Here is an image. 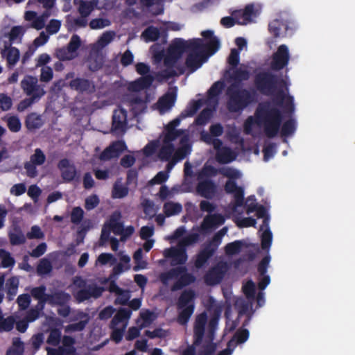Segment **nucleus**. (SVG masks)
I'll return each instance as SVG.
<instances>
[{
  "mask_svg": "<svg viewBox=\"0 0 355 355\" xmlns=\"http://www.w3.org/2000/svg\"><path fill=\"white\" fill-rule=\"evenodd\" d=\"M227 96V107L230 112H240L255 101V92L233 83L226 90Z\"/></svg>",
  "mask_w": 355,
  "mask_h": 355,
  "instance_id": "2",
  "label": "nucleus"
},
{
  "mask_svg": "<svg viewBox=\"0 0 355 355\" xmlns=\"http://www.w3.org/2000/svg\"><path fill=\"white\" fill-rule=\"evenodd\" d=\"M110 21L107 19L96 18L89 22V26L92 29H100L110 26Z\"/></svg>",
  "mask_w": 355,
  "mask_h": 355,
  "instance_id": "62",
  "label": "nucleus"
},
{
  "mask_svg": "<svg viewBox=\"0 0 355 355\" xmlns=\"http://www.w3.org/2000/svg\"><path fill=\"white\" fill-rule=\"evenodd\" d=\"M220 174L230 178L224 186L225 191L228 194H233L234 202L233 209L240 207L244 203V189L242 187L238 186L234 179L240 177L239 172L230 167H223L220 168Z\"/></svg>",
  "mask_w": 355,
  "mask_h": 355,
  "instance_id": "4",
  "label": "nucleus"
},
{
  "mask_svg": "<svg viewBox=\"0 0 355 355\" xmlns=\"http://www.w3.org/2000/svg\"><path fill=\"white\" fill-rule=\"evenodd\" d=\"M21 87L27 96L37 100L40 99L46 93L44 88L37 85V78L31 76L21 80Z\"/></svg>",
  "mask_w": 355,
  "mask_h": 355,
  "instance_id": "8",
  "label": "nucleus"
},
{
  "mask_svg": "<svg viewBox=\"0 0 355 355\" xmlns=\"http://www.w3.org/2000/svg\"><path fill=\"white\" fill-rule=\"evenodd\" d=\"M225 84L221 81L215 82L207 92V103H213L214 106L218 104V96L224 89Z\"/></svg>",
  "mask_w": 355,
  "mask_h": 355,
  "instance_id": "27",
  "label": "nucleus"
},
{
  "mask_svg": "<svg viewBox=\"0 0 355 355\" xmlns=\"http://www.w3.org/2000/svg\"><path fill=\"white\" fill-rule=\"evenodd\" d=\"M163 210L164 214L170 217L180 214L182 210V206L178 202H167L164 203Z\"/></svg>",
  "mask_w": 355,
  "mask_h": 355,
  "instance_id": "38",
  "label": "nucleus"
},
{
  "mask_svg": "<svg viewBox=\"0 0 355 355\" xmlns=\"http://www.w3.org/2000/svg\"><path fill=\"white\" fill-rule=\"evenodd\" d=\"M52 270V265L50 261L46 258L40 259L37 266V272L40 275L49 274Z\"/></svg>",
  "mask_w": 355,
  "mask_h": 355,
  "instance_id": "48",
  "label": "nucleus"
},
{
  "mask_svg": "<svg viewBox=\"0 0 355 355\" xmlns=\"http://www.w3.org/2000/svg\"><path fill=\"white\" fill-rule=\"evenodd\" d=\"M290 21L283 18L275 19L268 24V31L274 36L278 37L286 35L290 28Z\"/></svg>",
  "mask_w": 355,
  "mask_h": 355,
  "instance_id": "23",
  "label": "nucleus"
},
{
  "mask_svg": "<svg viewBox=\"0 0 355 355\" xmlns=\"http://www.w3.org/2000/svg\"><path fill=\"white\" fill-rule=\"evenodd\" d=\"M24 352V343L19 338H15L12 341V346L7 350L6 355H23Z\"/></svg>",
  "mask_w": 355,
  "mask_h": 355,
  "instance_id": "40",
  "label": "nucleus"
},
{
  "mask_svg": "<svg viewBox=\"0 0 355 355\" xmlns=\"http://www.w3.org/2000/svg\"><path fill=\"white\" fill-rule=\"evenodd\" d=\"M46 297H48L49 300V304L52 306H64L69 301L71 298V296L69 293L62 291H55L51 294L46 293Z\"/></svg>",
  "mask_w": 355,
  "mask_h": 355,
  "instance_id": "28",
  "label": "nucleus"
},
{
  "mask_svg": "<svg viewBox=\"0 0 355 355\" xmlns=\"http://www.w3.org/2000/svg\"><path fill=\"white\" fill-rule=\"evenodd\" d=\"M19 282L15 278L12 277L7 282V295L10 300H12L17 293Z\"/></svg>",
  "mask_w": 355,
  "mask_h": 355,
  "instance_id": "52",
  "label": "nucleus"
},
{
  "mask_svg": "<svg viewBox=\"0 0 355 355\" xmlns=\"http://www.w3.org/2000/svg\"><path fill=\"white\" fill-rule=\"evenodd\" d=\"M14 324L15 319L12 316L6 318H3L2 316L0 324V332L11 331L14 327Z\"/></svg>",
  "mask_w": 355,
  "mask_h": 355,
  "instance_id": "61",
  "label": "nucleus"
},
{
  "mask_svg": "<svg viewBox=\"0 0 355 355\" xmlns=\"http://www.w3.org/2000/svg\"><path fill=\"white\" fill-rule=\"evenodd\" d=\"M178 96V87H172L157 101V106L160 114H164L171 110L175 105Z\"/></svg>",
  "mask_w": 355,
  "mask_h": 355,
  "instance_id": "12",
  "label": "nucleus"
},
{
  "mask_svg": "<svg viewBox=\"0 0 355 355\" xmlns=\"http://www.w3.org/2000/svg\"><path fill=\"white\" fill-rule=\"evenodd\" d=\"M104 291L103 287L94 283L88 284L86 288L78 291L74 296L78 302H83L91 297L94 299L100 297Z\"/></svg>",
  "mask_w": 355,
  "mask_h": 355,
  "instance_id": "15",
  "label": "nucleus"
},
{
  "mask_svg": "<svg viewBox=\"0 0 355 355\" xmlns=\"http://www.w3.org/2000/svg\"><path fill=\"white\" fill-rule=\"evenodd\" d=\"M0 259L3 268L12 267L15 264V259L11 257L10 253L3 249H0Z\"/></svg>",
  "mask_w": 355,
  "mask_h": 355,
  "instance_id": "51",
  "label": "nucleus"
},
{
  "mask_svg": "<svg viewBox=\"0 0 355 355\" xmlns=\"http://www.w3.org/2000/svg\"><path fill=\"white\" fill-rule=\"evenodd\" d=\"M103 59L98 55L90 56L87 60L88 69L92 71H96L103 67Z\"/></svg>",
  "mask_w": 355,
  "mask_h": 355,
  "instance_id": "46",
  "label": "nucleus"
},
{
  "mask_svg": "<svg viewBox=\"0 0 355 355\" xmlns=\"http://www.w3.org/2000/svg\"><path fill=\"white\" fill-rule=\"evenodd\" d=\"M112 331L111 333V338L116 343H119L123 338L125 330L126 329V324H124L121 328H118L117 326H114L113 328H110Z\"/></svg>",
  "mask_w": 355,
  "mask_h": 355,
  "instance_id": "57",
  "label": "nucleus"
},
{
  "mask_svg": "<svg viewBox=\"0 0 355 355\" xmlns=\"http://www.w3.org/2000/svg\"><path fill=\"white\" fill-rule=\"evenodd\" d=\"M193 42V39L185 41L182 38H175L169 45L167 52L180 58L185 51H194V48L191 45Z\"/></svg>",
  "mask_w": 355,
  "mask_h": 355,
  "instance_id": "17",
  "label": "nucleus"
},
{
  "mask_svg": "<svg viewBox=\"0 0 355 355\" xmlns=\"http://www.w3.org/2000/svg\"><path fill=\"white\" fill-rule=\"evenodd\" d=\"M180 144V146L173 153L172 157L173 164H176L177 162L182 160L191 152V145L189 144V138L188 135H185L181 137Z\"/></svg>",
  "mask_w": 355,
  "mask_h": 355,
  "instance_id": "25",
  "label": "nucleus"
},
{
  "mask_svg": "<svg viewBox=\"0 0 355 355\" xmlns=\"http://www.w3.org/2000/svg\"><path fill=\"white\" fill-rule=\"evenodd\" d=\"M217 250L218 248L213 245V244L208 241L205 242L202 248L196 256L194 261L195 267L198 269L203 268L207 263L208 261L214 255Z\"/></svg>",
  "mask_w": 355,
  "mask_h": 355,
  "instance_id": "13",
  "label": "nucleus"
},
{
  "mask_svg": "<svg viewBox=\"0 0 355 355\" xmlns=\"http://www.w3.org/2000/svg\"><path fill=\"white\" fill-rule=\"evenodd\" d=\"M290 60L288 48L286 44H281L273 53L270 67L274 71H280L285 68Z\"/></svg>",
  "mask_w": 355,
  "mask_h": 355,
  "instance_id": "11",
  "label": "nucleus"
},
{
  "mask_svg": "<svg viewBox=\"0 0 355 355\" xmlns=\"http://www.w3.org/2000/svg\"><path fill=\"white\" fill-rule=\"evenodd\" d=\"M84 217V211L80 207L73 208L71 213V222L78 225L80 223Z\"/></svg>",
  "mask_w": 355,
  "mask_h": 355,
  "instance_id": "58",
  "label": "nucleus"
},
{
  "mask_svg": "<svg viewBox=\"0 0 355 355\" xmlns=\"http://www.w3.org/2000/svg\"><path fill=\"white\" fill-rule=\"evenodd\" d=\"M196 192L201 197L206 199H212L217 193V185L211 179L198 180Z\"/></svg>",
  "mask_w": 355,
  "mask_h": 355,
  "instance_id": "19",
  "label": "nucleus"
},
{
  "mask_svg": "<svg viewBox=\"0 0 355 355\" xmlns=\"http://www.w3.org/2000/svg\"><path fill=\"white\" fill-rule=\"evenodd\" d=\"M46 162V155L40 148H36L34 153L31 155L30 161L24 163V167L26 175L31 178H35L38 173L37 166H41Z\"/></svg>",
  "mask_w": 355,
  "mask_h": 355,
  "instance_id": "10",
  "label": "nucleus"
},
{
  "mask_svg": "<svg viewBox=\"0 0 355 355\" xmlns=\"http://www.w3.org/2000/svg\"><path fill=\"white\" fill-rule=\"evenodd\" d=\"M46 288L44 285L34 287L31 290V296L38 301L37 305L33 309L37 310L40 315L43 312L45 304L46 303L49 304V300L48 297H46Z\"/></svg>",
  "mask_w": 355,
  "mask_h": 355,
  "instance_id": "22",
  "label": "nucleus"
},
{
  "mask_svg": "<svg viewBox=\"0 0 355 355\" xmlns=\"http://www.w3.org/2000/svg\"><path fill=\"white\" fill-rule=\"evenodd\" d=\"M175 151V146L172 143H165L160 148L158 157L162 161H169L173 157Z\"/></svg>",
  "mask_w": 355,
  "mask_h": 355,
  "instance_id": "32",
  "label": "nucleus"
},
{
  "mask_svg": "<svg viewBox=\"0 0 355 355\" xmlns=\"http://www.w3.org/2000/svg\"><path fill=\"white\" fill-rule=\"evenodd\" d=\"M159 278L160 282L166 286L168 284L170 279H178L171 288L173 292L181 290L184 287L194 283L196 281L195 276L191 273H189L185 266H178L166 272H162Z\"/></svg>",
  "mask_w": 355,
  "mask_h": 355,
  "instance_id": "3",
  "label": "nucleus"
},
{
  "mask_svg": "<svg viewBox=\"0 0 355 355\" xmlns=\"http://www.w3.org/2000/svg\"><path fill=\"white\" fill-rule=\"evenodd\" d=\"M131 314L132 311L130 309L120 308L112 319L110 328H113L114 326H117L119 323L124 321H125V324H127V321L130 319Z\"/></svg>",
  "mask_w": 355,
  "mask_h": 355,
  "instance_id": "30",
  "label": "nucleus"
},
{
  "mask_svg": "<svg viewBox=\"0 0 355 355\" xmlns=\"http://www.w3.org/2000/svg\"><path fill=\"white\" fill-rule=\"evenodd\" d=\"M55 55L60 60L62 61L70 60L75 57V55L71 52V51L67 47H62L57 49Z\"/></svg>",
  "mask_w": 355,
  "mask_h": 355,
  "instance_id": "56",
  "label": "nucleus"
},
{
  "mask_svg": "<svg viewBox=\"0 0 355 355\" xmlns=\"http://www.w3.org/2000/svg\"><path fill=\"white\" fill-rule=\"evenodd\" d=\"M7 126L10 131L12 132H17L21 130V123L17 116H10L6 119Z\"/></svg>",
  "mask_w": 355,
  "mask_h": 355,
  "instance_id": "50",
  "label": "nucleus"
},
{
  "mask_svg": "<svg viewBox=\"0 0 355 355\" xmlns=\"http://www.w3.org/2000/svg\"><path fill=\"white\" fill-rule=\"evenodd\" d=\"M166 132L165 134L163 141L165 143H172L178 137L183 135V130H173V129H166Z\"/></svg>",
  "mask_w": 355,
  "mask_h": 355,
  "instance_id": "55",
  "label": "nucleus"
},
{
  "mask_svg": "<svg viewBox=\"0 0 355 355\" xmlns=\"http://www.w3.org/2000/svg\"><path fill=\"white\" fill-rule=\"evenodd\" d=\"M231 15L236 18L237 24L246 25L257 17L259 11L255 9L253 3H250L246 5L243 10H234Z\"/></svg>",
  "mask_w": 355,
  "mask_h": 355,
  "instance_id": "16",
  "label": "nucleus"
},
{
  "mask_svg": "<svg viewBox=\"0 0 355 355\" xmlns=\"http://www.w3.org/2000/svg\"><path fill=\"white\" fill-rule=\"evenodd\" d=\"M230 269L226 261H218L211 267L204 275V282L207 286H215L220 284Z\"/></svg>",
  "mask_w": 355,
  "mask_h": 355,
  "instance_id": "7",
  "label": "nucleus"
},
{
  "mask_svg": "<svg viewBox=\"0 0 355 355\" xmlns=\"http://www.w3.org/2000/svg\"><path fill=\"white\" fill-rule=\"evenodd\" d=\"M254 85L261 94L274 95L277 89L278 77L270 71H261L255 74Z\"/></svg>",
  "mask_w": 355,
  "mask_h": 355,
  "instance_id": "6",
  "label": "nucleus"
},
{
  "mask_svg": "<svg viewBox=\"0 0 355 355\" xmlns=\"http://www.w3.org/2000/svg\"><path fill=\"white\" fill-rule=\"evenodd\" d=\"M9 239L10 243L13 245H21L26 242V238L21 231L15 233H10L9 234Z\"/></svg>",
  "mask_w": 355,
  "mask_h": 355,
  "instance_id": "63",
  "label": "nucleus"
},
{
  "mask_svg": "<svg viewBox=\"0 0 355 355\" xmlns=\"http://www.w3.org/2000/svg\"><path fill=\"white\" fill-rule=\"evenodd\" d=\"M121 213L119 211L114 212L110 218V227L112 232L117 235H121L123 231V224L119 222Z\"/></svg>",
  "mask_w": 355,
  "mask_h": 355,
  "instance_id": "33",
  "label": "nucleus"
},
{
  "mask_svg": "<svg viewBox=\"0 0 355 355\" xmlns=\"http://www.w3.org/2000/svg\"><path fill=\"white\" fill-rule=\"evenodd\" d=\"M185 67L180 65L175 67H166V69L162 71L161 76L165 79H169L180 75L184 74Z\"/></svg>",
  "mask_w": 355,
  "mask_h": 355,
  "instance_id": "36",
  "label": "nucleus"
},
{
  "mask_svg": "<svg viewBox=\"0 0 355 355\" xmlns=\"http://www.w3.org/2000/svg\"><path fill=\"white\" fill-rule=\"evenodd\" d=\"M164 255L166 258L172 259V266L184 264L188 259L186 248L179 245L178 248L171 247L164 250Z\"/></svg>",
  "mask_w": 355,
  "mask_h": 355,
  "instance_id": "18",
  "label": "nucleus"
},
{
  "mask_svg": "<svg viewBox=\"0 0 355 355\" xmlns=\"http://www.w3.org/2000/svg\"><path fill=\"white\" fill-rule=\"evenodd\" d=\"M249 331L247 329H239L234 335V339L238 344L244 343L249 338Z\"/></svg>",
  "mask_w": 355,
  "mask_h": 355,
  "instance_id": "64",
  "label": "nucleus"
},
{
  "mask_svg": "<svg viewBox=\"0 0 355 355\" xmlns=\"http://www.w3.org/2000/svg\"><path fill=\"white\" fill-rule=\"evenodd\" d=\"M257 123L262 125L266 136L274 138L279 130L282 137L291 136L296 130V121L289 119L282 125L283 116L281 111L269 102L260 103L255 112Z\"/></svg>",
  "mask_w": 355,
  "mask_h": 355,
  "instance_id": "1",
  "label": "nucleus"
},
{
  "mask_svg": "<svg viewBox=\"0 0 355 355\" xmlns=\"http://www.w3.org/2000/svg\"><path fill=\"white\" fill-rule=\"evenodd\" d=\"M115 33L114 31H106L98 40V44L101 47H105L109 44L114 39Z\"/></svg>",
  "mask_w": 355,
  "mask_h": 355,
  "instance_id": "60",
  "label": "nucleus"
},
{
  "mask_svg": "<svg viewBox=\"0 0 355 355\" xmlns=\"http://www.w3.org/2000/svg\"><path fill=\"white\" fill-rule=\"evenodd\" d=\"M272 240V234L268 227L267 229L263 232L261 239V248L264 250H268L271 246Z\"/></svg>",
  "mask_w": 355,
  "mask_h": 355,
  "instance_id": "49",
  "label": "nucleus"
},
{
  "mask_svg": "<svg viewBox=\"0 0 355 355\" xmlns=\"http://www.w3.org/2000/svg\"><path fill=\"white\" fill-rule=\"evenodd\" d=\"M69 87L80 94H92L95 90L94 83L87 78L76 77L69 82Z\"/></svg>",
  "mask_w": 355,
  "mask_h": 355,
  "instance_id": "20",
  "label": "nucleus"
},
{
  "mask_svg": "<svg viewBox=\"0 0 355 355\" xmlns=\"http://www.w3.org/2000/svg\"><path fill=\"white\" fill-rule=\"evenodd\" d=\"M76 343L75 339L70 336H64L62 338V349L67 354H76V347L74 344Z\"/></svg>",
  "mask_w": 355,
  "mask_h": 355,
  "instance_id": "44",
  "label": "nucleus"
},
{
  "mask_svg": "<svg viewBox=\"0 0 355 355\" xmlns=\"http://www.w3.org/2000/svg\"><path fill=\"white\" fill-rule=\"evenodd\" d=\"M153 81L154 77L152 75L141 76L135 81L130 82L128 85V90L133 92H140L149 88Z\"/></svg>",
  "mask_w": 355,
  "mask_h": 355,
  "instance_id": "26",
  "label": "nucleus"
},
{
  "mask_svg": "<svg viewBox=\"0 0 355 355\" xmlns=\"http://www.w3.org/2000/svg\"><path fill=\"white\" fill-rule=\"evenodd\" d=\"M194 51L202 53L205 58L214 55L220 48V41L217 37H212L207 43H204L200 38L193 39L191 44Z\"/></svg>",
  "mask_w": 355,
  "mask_h": 355,
  "instance_id": "9",
  "label": "nucleus"
},
{
  "mask_svg": "<svg viewBox=\"0 0 355 355\" xmlns=\"http://www.w3.org/2000/svg\"><path fill=\"white\" fill-rule=\"evenodd\" d=\"M245 243L243 240H236L233 242L228 243L224 248L225 253L227 256H232L239 254Z\"/></svg>",
  "mask_w": 355,
  "mask_h": 355,
  "instance_id": "35",
  "label": "nucleus"
},
{
  "mask_svg": "<svg viewBox=\"0 0 355 355\" xmlns=\"http://www.w3.org/2000/svg\"><path fill=\"white\" fill-rule=\"evenodd\" d=\"M220 172V168L218 169L211 165L205 164L200 171L198 173V180L210 179L217 175Z\"/></svg>",
  "mask_w": 355,
  "mask_h": 355,
  "instance_id": "34",
  "label": "nucleus"
},
{
  "mask_svg": "<svg viewBox=\"0 0 355 355\" xmlns=\"http://www.w3.org/2000/svg\"><path fill=\"white\" fill-rule=\"evenodd\" d=\"M62 333L58 328H50L49 335L46 340V343L52 346H57L61 340Z\"/></svg>",
  "mask_w": 355,
  "mask_h": 355,
  "instance_id": "43",
  "label": "nucleus"
},
{
  "mask_svg": "<svg viewBox=\"0 0 355 355\" xmlns=\"http://www.w3.org/2000/svg\"><path fill=\"white\" fill-rule=\"evenodd\" d=\"M223 223V219L220 214L208 215L205 217L203 221L201 223V230L207 232L211 230L216 225H219Z\"/></svg>",
  "mask_w": 355,
  "mask_h": 355,
  "instance_id": "31",
  "label": "nucleus"
},
{
  "mask_svg": "<svg viewBox=\"0 0 355 355\" xmlns=\"http://www.w3.org/2000/svg\"><path fill=\"white\" fill-rule=\"evenodd\" d=\"M205 327L193 326V345L198 346L202 342Z\"/></svg>",
  "mask_w": 355,
  "mask_h": 355,
  "instance_id": "54",
  "label": "nucleus"
},
{
  "mask_svg": "<svg viewBox=\"0 0 355 355\" xmlns=\"http://www.w3.org/2000/svg\"><path fill=\"white\" fill-rule=\"evenodd\" d=\"M128 192L129 190L127 187L115 182L112 191V198L114 199L123 198L128 196Z\"/></svg>",
  "mask_w": 355,
  "mask_h": 355,
  "instance_id": "41",
  "label": "nucleus"
},
{
  "mask_svg": "<svg viewBox=\"0 0 355 355\" xmlns=\"http://www.w3.org/2000/svg\"><path fill=\"white\" fill-rule=\"evenodd\" d=\"M202 102L200 99L193 100L186 108L181 112L182 118L193 116L201 107Z\"/></svg>",
  "mask_w": 355,
  "mask_h": 355,
  "instance_id": "37",
  "label": "nucleus"
},
{
  "mask_svg": "<svg viewBox=\"0 0 355 355\" xmlns=\"http://www.w3.org/2000/svg\"><path fill=\"white\" fill-rule=\"evenodd\" d=\"M250 78V73L247 69L241 68L236 69L232 74V78L235 80L234 83L239 84L243 80H248Z\"/></svg>",
  "mask_w": 355,
  "mask_h": 355,
  "instance_id": "53",
  "label": "nucleus"
},
{
  "mask_svg": "<svg viewBox=\"0 0 355 355\" xmlns=\"http://www.w3.org/2000/svg\"><path fill=\"white\" fill-rule=\"evenodd\" d=\"M19 51L16 47L7 48L6 60L9 66H14L19 59Z\"/></svg>",
  "mask_w": 355,
  "mask_h": 355,
  "instance_id": "45",
  "label": "nucleus"
},
{
  "mask_svg": "<svg viewBox=\"0 0 355 355\" xmlns=\"http://www.w3.org/2000/svg\"><path fill=\"white\" fill-rule=\"evenodd\" d=\"M186 60L185 65L188 69L189 73H193L198 69H199L206 58L204 55L198 51H189Z\"/></svg>",
  "mask_w": 355,
  "mask_h": 355,
  "instance_id": "24",
  "label": "nucleus"
},
{
  "mask_svg": "<svg viewBox=\"0 0 355 355\" xmlns=\"http://www.w3.org/2000/svg\"><path fill=\"white\" fill-rule=\"evenodd\" d=\"M130 105L135 114H139L146 107L145 101L139 96H135L130 99Z\"/></svg>",
  "mask_w": 355,
  "mask_h": 355,
  "instance_id": "47",
  "label": "nucleus"
},
{
  "mask_svg": "<svg viewBox=\"0 0 355 355\" xmlns=\"http://www.w3.org/2000/svg\"><path fill=\"white\" fill-rule=\"evenodd\" d=\"M57 166L60 171L64 182H71L78 176V171L75 164L67 158L61 159L58 162Z\"/></svg>",
  "mask_w": 355,
  "mask_h": 355,
  "instance_id": "14",
  "label": "nucleus"
},
{
  "mask_svg": "<svg viewBox=\"0 0 355 355\" xmlns=\"http://www.w3.org/2000/svg\"><path fill=\"white\" fill-rule=\"evenodd\" d=\"M142 36L146 42H155L157 40L160 36L159 30L155 26H149L142 33Z\"/></svg>",
  "mask_w": 355,
  "mask_h": 355,
  "instance_id": "42",
  "label": "nucleus"
},
{
  "mask_svg": "<svg viewBox=\"0 0 355 355\" xmlns=\"http://www.w3.org/2000/svg\"><path fill=\"white\" fill-rule=\"evenodd\" d=\"M195 297V292L191 289H189L182 291L178 300L177 307L179 313L177 321L182 326L187 325L191 316L194 312Z\"/></svg>",
  "mask_w": 355,
  "mask_h": 355,
  "instance_id": "5",
  "label": "nucleus"
},
{
  "mask_svg": "<svg viewBox=\"0 0 355 355\" xmlns=\"http://www.w3.org/2000/svg\"><path fill=\"white\" fill-rule=\"evenodd\" d=\"M127 123V111L123 108L114 110L112 115V131L123 132L125 131Z\"/></svg>",
  "mask_w": 355,
  "mask_h": 355,
  "instance_id": "21",
  "label": "nucleus"
},
{
  "mask_svg": "<svg viewBox=\"0 0 355 355\" xmlns=\"http://www.w3.org/2000/svg\"><path fill=\"white\" fill-rule=\"evenodd\" d=\"M31 302V295L27 293L19 295L17 299L19 309L21 311L26 310L30 306Z\"/></svg>",
  "mask_w": 355,
  "mask_h": 355,
  "instance_id": "59",
  "label": "nucleus"
},
{
  "mask_svg": "<svg viewBox=\"0 0 355 355\" xmlns=\"http://www.w3.org/2000/svg\"><path fill=\"white\" fill-rule=\"evenodd\" d=\"M214 110L206 107L203 109L195 119V123L197 125H205L207 124L213 116Z\"/></svg>",
  "mask_w": 355,
  "mask_h": 355,
  "instance_id": "39",
  "label": "nucleus"
},
{
  "mask_svg": "<svg viewBox=\"0 0 355 355\" xmlns=\"http://www.w3.org/2000/svg\"><path fill=\"white\" fill-rule=\"evenodd\" d=\"M236 159V155L229 147L225 146L219 149L216 154V161L222 164H229Z\"/></svg>",
  "mask_w": 355,
  "mask_h": 355,
  "instance_id": "29",
  "label": "nucleus"
}]
</instances>
